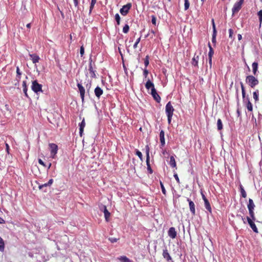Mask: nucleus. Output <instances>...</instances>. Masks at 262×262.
Listing matches in <instances>:
<instances>
[{
  "instance_id": "f257e3e1",
  "label": "nucleus",
  "mask_w": 262,
  "mask_h": 262,
  "mask_svg": "<svg viewBox=\"0 0 262 262\" xmlns=\"http://www.w3.org/2000/svg\"><path fill=\"white\" fill-rule=\"evenodd\" d=\"M32 90L35 93L42 92V85L39 84L37 80L32 81L31 85Z\"/></svg>"
},
{
  "instance_id": "f03ea898",
  "label": "nucleus",
  "mask_w": 262,
  "mask_h": 262,
  "mask_svg": "<svg viewBox=\"0 0 262 262\" xmlns=\"http://www.w3.org/2000/svg\"><path fill=\"white\" fill-rule=\"evenodd\" d=\"M49 147L50 149V156L54 159L58 151V146L55 143H50Z\"/></svg>"
},
{
  "instance_id": "7ed1b4c3",
  "label": "nucleus",
  "mask_w": 262,
  "mask_h": 262,
  "mask_svg": "<svg viewBox=\"0 0 262 262\" xmlns=\"http://www.w3.org/2000/svg\"><path fill=\"white\" fill-rule=\"evenodd\" d=\"M77 86L78 87L80 93V96L81 98L82 102L83 103L84 101V96L85 93V88L82 86V84L80 83H77Z\"/></svg>"
},
{
  "instance_id": "20e7f679",
  "label": "nucleus",
  "mask_w": 262,
  "mask_h": 262,
  "mask_svg": "<svg viewBox=\"0 0 262 262\" xmlns=\"http://www.w3.org/2000/svg\"><path fill=\"white\" fill-rule=\"evenodd\" d=\"M132 4L130 3H128L126 5H124L120 10V13L123 15L125 16L128 12L129 10L131 8Z\"/></svg>"
},
{
  "instance_id": "39448f33",
  "label": "nucleus",
  "mask_w": 262,
  "mask_h": 262,
  "mask_svg": "<svg viewBox=\"0 0 262 262\" xmlns=\"http://www.w3.org/2000/svg\"><path fill=\"white\" fill-rule=\"evenodd\" d=\"M89 71L91 73V77L92 78H96V76L95 74V71L93 69L92 66V59L91 57L89 59Z\"/></svg>"
},
{
  "instance_id": "423d86ee",
  "label": "nucleus",
  "mask_w": 262,
  "mask_h": 262,
  "mask_svg": "<svg viewBox=\"0 0 262 262\" xmlns=\"http://www.w3.org/2000/svg\"><path fill=\"white\" fill-rule=\"evenodd\" d=\"M21 72H20L19 68L18 67H16V76L15 79L16 83H15V85H18L19 82L21 78Z\"/></svg>"
},
{
  "instance_id": "0eeeda50",
  "label": "nucleus",
  "mask_w": 262,
  "mask_h": 262,
  "mask_svg": "<svg viewBox=\"0 0 262 262\" xmlns=\"http://www.w3.org/2000/svg\"><path fill=\"white\" fill-rule=\"evenodd\" d=\"M85 126V122L84 118H83L82 121L79 124V135L80 137L82 136L84 128Z\"/></svg>"
},
{
  "instance_id": "6e6552de",
  "label": "nucleus",
  "mask_w": 262,
  "mask_h": 262,
  "mask_svg": "<svg viewBox=\"0 0 262 262\" xmlns=\"http://www.w3.org/2000/svg\"><path fill=\"white\" fill-rule=\"evenodd\" d=\"M103 92V91L102 89L98 86H97L95 89V90H94L95 95L98 99H99L100 96L102 95Z\"/></svg>"
},
{
  "instance_id": "1a4fd4ad",
  "label": "nucleus",
  "mask_w": 262,
  "mask_h": 262,
  "mask_svg": "<svg viewBox=\"0 0 262 262\" xmlns=\"http://www.w3.org/2000/svg\"><path fill=\"white\" fill-rule=\"evenodd\" d=\"M29 56L30 57L33 63L35 64L37 62H38L40 59L39 56H38L36 54H29Z\"/></svg>"
},
{
  "instance_id": "9d476101",
  "label": "nucleus",
  "mask_w": 262,
  "mask_h": 262,
  "mask_svg": "<svg viewBox=\"0 0 262 262\" xmlns=\"http://www.w3.org/2000/svg\"><path fill=\"white\" fill-rule=\"evenodd\" d=\"M144 60L145 68L143 70V75L145 78H146L147 76V69H146V68L147 67V55L145 56V57L144 59Z\"/></svg>"
},
{
  "instance_id": "9b49d317",
  "label": "nucleus",
  "mask_w": 262,
  "mask_h": 262,
  "mask_svg": "<svg viewBox=\"0 0 262 262\" xmlns=\"http://www.w3.org/2000/svg\"><path fill=\"white\" fill-rule=\"evenodd\" d=\"M103 212L104 214L105 219L106 221H108V219L110 217L111 215V213L107 210L106 207L105 206H103Z\"/></svg>"
},
{
  "instance_id": "f8f14e48",
  "label": "nucleus",
  "mask_w": 262,
  "mask_h": 262,
  "mask_svg": "<svg viewBox=\"0 0 262 262\" xmlns=\"http://www.w3.org/2000/svg\"><path fill=\"white\" fill-rule=\"evenodd\" d=\"M96 3V0H91V3L90 7L89 12V14H91L92 11L94 8V7Z\"/></svg>"
},
{
  "instance_id": "ddd939ff",
  "label": "nucleus",
  "mask_w": 262,
  "mask_h": 262,
  "mask_svg": "<svg viewBox=\"0 0 262 262\" xmlns=\"http://www.w3.org/2000/svg\"><path fill=\"white\" fill-rule=\"evenodd\" d=\"M49 186L47 185V183H45L43 184H41V185H39V186H38V188L40 189V190H42V191L45 192H47V189L46 188L47 187H48Z\"/></svg>"
},
{
  "instance_id": "4468645a",
  "label": "nucleus",
  "mask_w": 262,
  "mask_h": 262,
  "mask_svg": "<svg viewBox=\"0 0 262 262\" xmlns=\"http://www.w3.org/2000/svg\"><path fill=\"white\" fill-rule=\"evenodd\" d=\"M5 249V243L3 238L0 236V251L3 252Z\"/></svg>"
},
{
  "instance_id": "2eb2a0df",
  "label": "nucleus",
  "mask_w": 262,
  "mask_h": 262,
  "mask_svg": "<svg viewBox=\"0 0 262 262\" xmlns=\"http://www.w3.org/2000/svg\"><path fill=\"white\" fill-rule=\"evenodd\" d=\"M122 262H131V260L125 256H122L119 258Z\"/></svg>"
},
{
  "instance_id": "dca6fc26",
  "label": "nucleus",
  "mask_w": 262,
  "mask_h": 262,
  "mask_svg": "<svg viewBox=\"0 0 262 262\" xmlns=\"http://www.w3.org/2000/svg\"><path fill=\"white\" fill-rule=\"evenodd\" d=\"M92 85V81H88V82L85 84V88L86 89L87 93H89L91 89Z\"/></svg>"
},
{
  "instance_id": "f3484780",
  "label": "nucleus",
  "mask_w": 262,
  "mask_h": 262,
  "mask_svg": "<svg viewBox=\"0 0 262 262\" xmlns=\"http://www.w3.org/2000/svg\"><path fill=\"white\" fill-rule=\"evenodd\" d=\"M115 19L117 22V24L118 25H120V15L118 13H117L115 14Z\"/></svg>"
},
{
  "instance_id": "a211bd4d",
  "label": "nucleus",
  "mask_w": 262,
  "mask_h": 262,
  "mask_svg": "<svg viewBox=\"0 0 262 262\" xmlns=\"http://www.w3.org/2000/svg\"><path fill=\"white\" fill-rule=\"evenodd\" d=\"M129 29V26L127 24H126L123 28V32L124 33H127L128 32Z\"/></svg>"
},
{
  "instance_id": "6ab92c4d",
  "label": "nucleus",
  "mask_w": 262,
  "mask_h": 262,
  "mask_svg": "<svg viewBox=\"0 0 262 262\" xmlns=\"http://www.w3.org/2000/svg\"><path fill=\"white\" fill-rule=\"evenodd\" d=\"M119 238H117L115 237H109L108 240L111 242L112 243H116L118 241Z\"/></svg>"
},
{
  "instance_id": "aec40b11",
  "label": "nucleus",
  "mask_w": 262,
  "mask_h": 262,
  "mask_svg": "<svg viewBox=\"0 0 262 262\" xmlns=\"http://www.w3.org/2000/svg\"><path fill=\"white\" fill-rule=\"evenodd\" d=\"M136 154L137 156H138V157L140 159V160L141 161H142V152L141 151H140L139 150H137Z\"/></svg>"
},
{
  "instance_id": "412c9836",
  "label": "nucleus",
  "mask_w": 262,
  "mask_h": 262,
  "mask_svg": "<svg viewBox=\"0 0 262 262\" xmlns=\"http://www.w3.org/2000/svg\"><path fill=\"white\" fill-rule=\"evenodd\" d=\"M143 85H144L145 86V88L146 90H147V80H144L143 82L141 85V86H142L141 88V90H142L143 89Z\"/></svg>"
},
{
  "instance_id": "4be33fe9",
  "label": "nucleus",
  "mask_w": 262,
  "mask_h": 262,
  "mask_svg": "<svg viewBox=\"0 0 262 262\" xmlns=\"http://www.w3.org/2000/svg\"><path fill=\"white\" fill-rule=\"evenodd\" d=\"M84 53V48L83 46H82L80 47V55L81 57L83 55Z\"/></svg>"
},
{
  "instance_id": "5701e85b",
  "label": "nucleus",
  "mask_w": 262,
  "mask_h": 262,
  "mask_svg": "<svg viewBox=\"0 0 262 262\" xmlns=\"http://www.w3.org/2000/svg\"><path fill=\"white\" fill-rule=\"evenodd\" d=\"M144 149H145V152H146V165H147V145H146L145 146Z\"/></svg>"
},
{
  "instance_id": "b1692460",
  "label": "nucleus",
  "mask_w": 262,
  "mask_h": 262,
  "mask_svg": "<svg viewBox=\"0 0 262 262\" xmlns=\"http://www.w3.org/2000/svg\"><path fill=\"white\" fill-rule=\"evenodd\" d=\"M38 163H39L40 165H42L43 166H44V167H47L46 165L45 164V163H44V162H43L41 159H38Z\"/></svg>"
},
{
  "instance_id": "393cba45",
  "label": "nucleus",
  "mask_w": 262,
  "mask_h": 262,
  "mask_svg": "<svg viewBox=\"0 0 262 262\" xmlns=\"http://www.w3.org/2000/svg\"><path fill=\"white\" fill-rule=\"evenodd\" d=\"M53 183V180L52 179H51L49 180L48 182L47 183V185L50 186Z\"/></svg>"
},
{
  "instance_id": "a878e982",
  "label": "nucleus",
  "mask_w": 262,
  "mask_h": 262,
  "mask_svg": "<svg viewBox=\"0 0 262 262\" xmlns=\"http://www.w3.org/2000/svg\"><path fill=\"white\" fill-rule=\"evenodd\" d=\"M23 92L25 94V96L28 97V95L27 94V88H24V89H23Z\"/></svg>"
},
{
  "instance_id": "bb28decb",
  "label": "nucleus",
  "mask_w": 262,
  "mask_h": 262,
  "mask_svg": "<svg viewBox=\"0 0 262 262\" xmlns=\"http://www.w3.org/2000/svg\"><path fill=\"white\" fill-rule=\"evenodd\" d=\"M73 1H74V6L75 7H78V4H79L78 1V0H73Z\"/></svg>"
},
{
  "instance_id": "cd10ccee",
  "label": "nucleus",
  "mask_w": 262,
  "mask_h": 262,
  "mask_svg": "<svg viewBox=\"0 0 262 262\" xmlns=\"http://www.w3.org/2000/svg\"><path fill=\"white\" fill-rule=\"evenodd\" d=\"M23 89H24V88H27V82L26 81H23Z\"/></svg>"
},
{
  "instance_id": "c85d7f7f",
  "label": "nucleus",
  "mask_w": 262,
  "mask_h": 262,
  "mask_svg": "<svg viewBox=\"0 0 262 262\" xmlns=\"http://www.w3.org/2000/svg\"><path fill=\"white\" fill-rule=\"evenodd\" d=\"M5 223V221L3 218L0 217V224H4Z\"/></svg>"
},
{
  "instance_id": "c756f323",
  "label": "nucleus",
  "mask_w": 262,
  "mask_h": 262,
  "mask_svg": "<svg viewBox=\"0 0 262 262\" xmlns=\"http://www.w3.org/2000/svg\"><path fill=\"white\" fill-rule=\"evenodd\" d=\"M140 37L138 38L136 40V42H136V43H139V42H140Z\"/></svg>"
},
{
  "instance_id": "7c9ffc66",
  "label": "nucleus",
  "mask_w": 262,
  "mask_h": 262,
  "mask_svg": "<svg viewBox=\"0 0 262 262\" xmlns=\"http://www.w3.org/2000/svg\"><path fill=\"white\" fill-rule=\"evenodd\" d=\"M26 26H27V28L30 29L31 27V24L30 23L28 24Z\"/></svg>"
},
{
  "instance_id": "2f4dec72",
  "label": "nucleus",
  "mask_w": 262,
  "mask_h": 262,
  "mask_svg": "<svg viewBox=\"0 0 262 262\" xmlns=\"http://www.w3.org/2000/svg\"><path fill=\"white\" fill-rule=\"evenodd\" d=\"M138 44V43H136V42H135V43H134V46H133V47H134V49H135V48H137Z\"/></svg>"
},
{
  "instance_id": "473e14b6",
  "label": "nucleus",
  "mask_w": 262,
  "mask_h": 262,
  "mask_svg": "<svg viewBox=\"0 0 262 262\" xmlns=\"http://www.w3.org/2000/svg\"><path fill=\"white\" fill-rule=\"evenodd\" d=\"M51 165H52V164H51V163H50L49 164V165H48V167H48V169L50 168V167H51Z\"/></svg>"
},
{
  "instance_id": "72a5a7b5",
  "label": "nucleus",
  "mask_w": 262,
  "mask_h": 262,
  "mask_svg": "<svg viewBox=\"0 0 262 262\" xmlns=\"http://www.w3.org/2000/svg\"><path fill=\"white\" fill-rule=\"evenodd\" d=\"M7 150H8L9 149V145L8 144H6Z\"/></svg>"
},
{
  "instance_id": "f704fd0d",
  "label": "nucleus",
  "mask_w": 262,
  "mask_h": 262,
  "mask_svg": "<svg viewBox=\"0 0 262 262\" xmlns=\"http://www.w3.org/2000/svg\"><path fill=\"white\" fill-rule=\"evenodd\" d=\"M118 50H119V52H120V54L121 55L122 54H121V51H120V48H119V47H118Z\"/></svg>"
}]
</instances>
